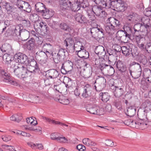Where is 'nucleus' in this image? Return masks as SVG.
Returning <instances> with one entry per match:
<instances>
[{
	"mask_svg": "<svg viewBox=\"0 0 151 151\" xmlns=\"http://www.w3.org/2000/svg\"><path fill=\"white\" fill-rule=\"evenodd\" d=\"M1 73L2 75L4 76V79H3V81L15 86H17L18 85L17 83L11 79L9 74L4 73V71L2 72Z\"/></svg>",
	"mask_w": 151,
	"mask_h": 151,
	"instance_id": "11",
	"label": "nucleus"
},
{
	"mask_svg": "<svg viewBox=\"0 0 151 151\" xmlns=\"http://www.w3.org/2000/svg\"><path fill=\"white\" fill-rule=\"evenodd\" d=\"M59 102L64 105H68L70 103L69 99L65 96H61L58 99Z\"/></svg>",
	"mask_w": 151,
	"mask_h": 151,
	"instance_id": "41",
	"label": "nucleus"
},
{
	"mask_svg": "<svg viewBox=\"0 0 151 151\" xmlns=\"http://www.w3.org/2000/svg\"><path fill=\"white\" fill-rule=\"evenodd\" d=\"M0 49L2 52H6V53L9 54V55L13 54V50L11 46L9 44H4L2 45Z\"/></svg>",
	"mask_w": 151,
	"mask_h": 151,
	"instance_id": "16",
	"label": "nucleus"
},
{
	"mask_svg": "<svg viewBox=\"0 0 151 151\" xmlns=\"http://www.w3.org/2000/svg\"><path fill=\"white\" fill-rule=\"evenodd\" d=\"M95 52L97 54L102 56H104L106 53L104 47L101 45L97 46L95 49Z\"/></svg>",
	"mask_w": 151,
	"mask_h": 151,
	"instance_id": "21",
	"label": "nucleus"
},
{
	"mask_svg": "<svg viewBox=\"0 0 151 151\" xmlns=\"http://www.w3.org/2000/svg\"><path fill=\"white\" fill-rule=\"evenodd\" d=\"M48 75L51 78H55L59 75L58 72L55 69H51L48 71Z\"/></svg>",
	"mask_w": 151,
	"mask_h": 151,
	"instance_id": "28",
	"label": "nucleus"
},
{
	"mask_svg": "<svg viewBox=\"0 0 151 151\" xmlns=\"http://www.w3.org/2000/svg\"><path fill=\"white\" fill-rule=\"evenodd\" d=\"M59 26L62 29L65 31L68 30L70 32L71 30V28L68 27V25L64 23L60 24Z\"/></svg>",
	"mask_w": 151,
	"mask_h": 151,
	"instance_id": "48",
	"label": "nucleus"
},
{
	"mask_svg": "<svg viewBox=\"0 0 151 151\" xmlns=\"http://www.w3.org/2000/svg\"><path fill=\"white\" fill-rule=\"evenodd\" d=\"M100 95L102 101L104 102H106L109 99L110 96L108 93H101Z\"/></svg>",
	"mask_w": 151,
	"mask_h": 151,
	"instance_id": "37",
	"label": "nucleus"
},
{
	"mask_svg": "<svg viewBox=\"0 0 151 151\" xmlns=\"http://www.w3.org/2000/svg\"><path fill=\"white\" fill-rule=\"evenodd\" d=\"M119 51L120 50H119V49L118 50H117L116 49H114L113 50H108L107 52L109 55V59L112 57H116V52Z\"/></svg>",
	"mask_w": 151,
	"mask_h": 151,
	"instance_id": "38",
	"label": "nucleus"
},
{
	"mask_svg": "<svg viewBox=\"0 0 151 151\" xmlns=\"http://www.w3.org/2000/svg\"><path fill=\"white\" fill-rule=\"evenodd\" d=\"M17 63L14 60H12V61H11L10 63H9L8 64V67L10 68V71L11 72V70H12V69H14V68H16L18 66L17 65Z\"/></svg>",
	"mask_w": 151,
	"mask_h": 151,
	"instance_id": "43",
	"label": "nucleus"
},
{
	"mask_svg": "<svg viewBox=\"0 0 151 151\" xmlns=\"http://www.w3.org/2000/svg\"><path fill=\"white\" fill-rule=\"evenodd\" d=\"M127 122H129V124L130 125H132V126H135V125H136L137 124L139 125V126H140V127H144L143 126H141L140 125V124H137V123L138 122H136L135 121H132L131 120H127Z\"/></svg>",
	"mask_w": 151,
	"mask_h": 151,
	"instance_id": "60",
	"label": "nucleus"
},
{
	"mask_svg": "<svg viewBox=\"0 0 151 151\" xmlns=\"http://www.w3.org/2000/svg\"><path fill=\"white\" fill-rule=\"evenodd\" d=\"M77 1L79 3L80 7H82L83 8H85L89 5L86 0H77Z\"/></svg>",
	"mask_w": 151,
	"mask_h": 151,
	"instance_id": "44",
	"label": "nucleus"
},
{
	"mask_svg": "<svg viewBox=\"0 0 151 151\" xmlns=\"http://www.w3.org/2000/svg\"><path fill=\"white\" fill-rule=\"evenodd\" d=\"M135 39L138 44L143 42V41H145V37L143 35H136Z\"/></svg>",
	"mask_w": 151,
	"mask_h": 151,
	"instance_id": "42",
	"label": "nucleus"
},
{
	"mask_svg": "<svg viewBox=\"0 0 151 151\" xmlns=\"http://www.w3.org/2000/svg\"><path fill=\"white\" fill-rule=\"evenodd\" d=\"M90 32L92 36L94 38H101V36L99 35V28L93 27L90 29Z\"/></svg>",
	"mask_w": 151,
	"mask_h": 151,
	"instance_id": "25",
	"label": "nucleus"
},
{
	"mask_svg": "<svg viewBox=\"0 0 151 151\" xmlns=\"http://www.w3.org/2000/svg\"><path fill=\"white\" fill-rule=\"evenodd\" d=\"M123 91V90L122 88L116 87L114 91V95L116 97H119L122 95Z\"/></svg>",
	"mask_w": 151,
	"mask_h": 151,
	"instance_id": "32",
	"label": "nucleus"
},
{
	"mask_svg": "<svg viewBox=\"0 0 151 151\" xmlns=\"http://www.w3.org/2000/svg\"><path fill=\"white\" fill-rule=\"evenodd\" d=\"M77 149L80 151H84L86 150V147L82 144H79L76 147Z\"/></svg>",
	"mask_w": 151,
	"mask_h": 151,
	"instance_id": "59",
	"label": "nucleus"
},
{
	"mask_svg": "<svg viewBox=\"0 0 151 151\" xmlns=\"http://www.w3.org/2000/svg\"><path fill=\"white\" fill-rule=\"evenodd\" d=\"M74 51L75 50L77 53L80 51V50H81L84 48L82 45V43L80 41L76 42L74 43Z\"/></svg>",
	"mask_w": 151,
	"mask_h": 151,
	"instance_id": "29",
	"label": "nucleus"
},
{
	"mask_svg": "<svg viewBox=\"0 0 151 151\" xmlns=\"http://www.w3.org/2000/svg\"><path fill=\"white\" fill-rule=\"evenodd\" d=\"M37 55H38L41 58H45L46 57H47L48 55V54L46 52H45L43 51H41L37 52L36 53Z\"/></svg>",
	"mask_w": 151,
	"mask_h": 151,
	"instance_id": "54",
	"label": "nucleus"
},
{
	"mask_svg": "<svg viewBox=\"0 0 151 151\" xmlns=\"http://www.w3.org/2000/svg\"><path fill=\"white\" fill-rule=\"evenodd\" d=\"M119 50H122V53L125 56H128L131 54L133 56H134L133 53L132 52V49L129 46H123L121 47L119 46H118Z\"/></svg>",
	"mask_w": 151,
	"mask_h": 151,
	"instance_id": "13",
	"label": "nucleus"
},
{
	"mask_svg": "<svg viewBox=\"0 0 151 151\" xmlns=\"http://www.w3.org/2000/svg\"><path fill=\"white\" fill-rule=\"evenodd\" d=\"M30 35V33L29 31L25 29H23L22 31L20 37L22 41L27 40L29 38Z\"/></svg>",
	"mask_w": 151,
	"mask_h": 151,
	"instance_id": "23",
	"label": "nucleus"
},
{
	"mask_svg": "<svg viewBox=\"0 0 151 151\" xmlns=\"http://www.w3.org/2000/svg\"><path fill=\"white\" fill-rule=\"evenodd\" d=\"M116 67L118 70L121 72H124L126 70V67L123 63L119 60L116 63Z\"/></svg>",
	"mask_w": 151,
	"mask_h": 151,
	"instance_id": "22",
	"label": "nucleus"
},
{
	"mask_svg": "<svg viewBox=\"0 0 151 151\" xmlns=\"http://www.w3.org/2000/svg\"><path fill=\"white\" fill-rule=\"evenodd\" d=\"M23 30L19 25L17 26L14 30V35L16 36L18 38H19Z\"/></svg>",
	"mask_w": 151,
	"mask_h": 151,
	"instance_id": "27",
	"label": "nucleus"
},
{
	"mask_svg": "<svg viewBox=\"0 0 151 151\" xmlns=\"http://www.w3.org/2000/svg\"><path fill=\"white\" fill-rule=\"evenodd\" d=\"M114 104L118 109L121 110L122 109L121 105L120 102L115 101L114 102Z\"/></svg>",
	"mask_w": 151,
	"mask_h": 151,
	"instance_id": "64",
	"label": "nucleus"
},
{
	"mask_svg": "<svg viewBox=\"0 0 151 151\" xmlns=\"http://www.w3.org/2000/svg\"><path fill=\"white\" fill-rule=\"evenodd\" d=\"M18 7L20 9H23L26 8V6H28L29 4L28 3L22 0H18L17 4Z\"/></svg>",
	"mask_w": 151,
	"mask_h": 151,
	"instance_id": "33",
	"label": "nucleus"
},
{
	"mask_svg": "<svg viewBox=\"0 0 151 151\" xmlns=\"http://www.w3.org/2000/svg\"><path fill=\"white\" fill-rule=\"evenodd\" d=\"M128 30L125 31L121 40V41L124 43H127L129 40L131 39V29L130 28H128Z\"/></svg>",
	"mask_w": 151,
	"mask_h": 151,
	"instance_id": "18",
	"label": "nucleus"
},
{
	"mask_svg": "<svg viewBox=\"0 0 151 151\" xmlns=\"http://www.w3.org/2000/svg\"><path fill=\"white\" fill-rule=\"evenodd\" d=\"M35 6L36 10L41 14L45 19H49L53 15V12L46 8L45 5L42 3L38 2L37 3Z\"/></svg>",
	"mask_w": 151,
	"mask_h": 151,
	"instance_id": "2",
	"label": "nucleus"
},
{
	"mask_svg": "<svg viewBox=\"0 0 151 151\" xmlns=\"http://www.w3.org/2000/svg\"><path fill=\"white\" fill-rule=\"evenodd\" d=\"M74 41L71 38H66L64 41V44L66 47V49L69 52L72 53L74 52Z\"/></svg>",
	"mask_w": 151,
	"mask_h": 151,
	"instance_id": "8",
	"label": "nucleus"
},
{
	"mask_svg": "<svg viewBox=\"0 0 151 151\" xmlns=\"http://www.w3.org/2000/svg\"><path fill=\"white\" fill-rule=\"evenodd\" d=\"M14 60L17 63H22L26 64L28 62L27 56L21 53L16 54L14 56Z\"/></svg>",
	"mask_w": 151,
	"mask_h": 151,
	"instance_id": "9",
	"label": "nucleus"
},
{
	"mask_svg": "<svg viewBox=\"0 0 151 151\" xmlns=\"http://www.w3.org/2000/svg\"><path fill=\"white\" fill-rule=\"evenodd\" d=\"M74 17L76 21L79 23L83 24L86 23L87 22L86 18L81 13H77Z\"/></svg>",
	"mask_w": 151,
	"mask_h": 151,
	"instance_id": "19",
	"label": "nucleus"
},
{
	"mask_svg": "<svg viewBox=\"0 0 151 151\" xmlns=\"http://www.w3.org/2000/svg\"><path fill=\"white\" fill-rule=\"evenodd\" d=\"M29 65L30 66V67L33 68L32 71L34 70H38L39 69V67L38 64L36 61L34 60H32L28 63ZM32 71V70H31Z\"/></svg>",
	"mask_w": 151,
	"mask_h": 151,
	"instance_id": "34",
	"label": "nucleus"
},
{
	"mask_svg": "<svg viewBox=\"0 0 151 151\" xmlns=\"http://www.w3.org/2000/svg\"><path fill=\"white\" fill-rule=\"evenodd\" d=\"M48 25L54 29H56L58 27L57 23L56 22L50 20L48 22Z\"/></svg>",
	"mask_w": 151,
	"mask_h": 151,
	"instance_id": "49",
	"label": "nucleus"
},
{
	"mask_svg": "<svg viewBox=\"0 0 151 151\" xmlns=\"http://www.w3.org/2000/svg\"><path fill=\"white\" fill-rule=\"evenodd\" d=\"M83 142L84 145L88 146H95L96 145L94 142L88 138L83 139Z\"/></svg>",
	"mask_w": 151,
	"mask_h": 151,
	"instance_id": "30",
	"label": "nucleus"
},
{
	"mask_svg": "<svg viewBox=\"0 0 151 151\" xmlns=\"http://www.w3.org/2000/svg\"><path fill=\"white\" fill-rule=\"evenodd\" d=\"M61 3V6L64 9L70 10L71 5V2L69 0H64Z\"/></svg>",
	"mask_w": 151,
	"mask_h": 151,
	"instance_id": "24",
	"label": "nucleus"
},
{
	"mask_svg": "<svg viewBox=\"0 0 151 151\" xmlns=\"http://www.w3.org/2000/svg\"><path fill=\"white\" fill-rule=\"evenodd\" d=\"M77 54L80 58L85 59L88 58L89 57V52L84 49V47L80 50V51L77 53Z\"/></svg>",
	"mask_w": 151,
	"mask_h": 151,
	"instance_id": "20",
	"label": "nucleus"
},
{
	"mask_svg": "<svg viewBox=\"0 0 151 151\" xmlns=\"http://www.w3.org/2000/svg\"><path fill=\"white\" fill-rule=\"evenodd\" d=\"M30 18L32 22H35L38 20L39 17L37 14H34L31 15Z\"/></svg>",
	"mask_w": 151,
	"mask_h": 151,
	"instance_id": "56",
	"label": "nucleus"
},
{
	"mask_svg": "<svg viewBox=\"0 0 151 151\" xmlns=\"http://www.w3.org/2000/svg\"><path fill=\"white\" fill-rule=\"evenodd\" d=\"M9 55V54L6 53L4 54L3 57V59L4 61H5L6 62V63L8 64L9 63H10L11 61H12L11 59V56L10 55Z\"/></svg>",
	"mask_w": 151,
	"mask_h": 151,
	"instance_id": "46",
	"label": "nucleus"
},
{
	"mask_svg": "<svg viewBox=\"0 0 151 151\" xmlns=\"http://www.w3.org/2000/svg\"><path fill=\"white\" fill-rule=\"evenodd\" d=\"M27 68L25 67L22 66L19 67L17 66L14 69H12L11 70L12 73H14L16 76L21 75L22 76H24V77H27Z\"/></svg>",
	"mask_w": 151,
	"mask_h": 151,
	"instance_id": "6",
	"label": "nucleus"
},
{
	"mask_svg": "<svg viewBox=\"0 0 151 151\" xmlns=\"http://www.w3.org/2000/svg\"><path fill=\"white\" fill-rule=\"evenodd\" d=\"M91 88L88 84L84 87L82 96L84 98H86L90 96L91 93Z\"/></svg>",
	"mask_w": 151,
	"mask_h": 151,
	"instance_id": "14",
	"label": "nucleus"
},
{
	"mask_svg": "<svg viewBox=\"0 0 151 151\" xmlns=\"http://www.w3.org/2000/svg\"><path fill=\"white\" fill-rule=\"evenodd\" d=\"M125 31V30L123 31L122 30H120L117 31L116 33V36L119 38L121 41L122 38L123 36H124L123 35H124V33Z\"/></svg>",
	"mask_w": 151,
	"mask_h": 151,
	"instance_id": "51",
	"label": "nucleus"
},
{
	"mask_svg": "<svg viewBox=\"0 0 151 151\" xmlns=\"http://www.w3.org/2000/svg\"><path fill=\"white\" fill-rule=\"evenodd\" d=\"M66 51L64 49H60L58 53L52 54V56L54 62L58 63L63 60L66 58Z\"/></svg>",
	"mask_w": 151,
	"mask_h": 151,
	"instance_id": "4",
	"label": "nucleus"
},
{
	"mask_svg": "<svg viewBox=\"0 0 151 151\" xmlns=\"http://www.w3.org/2000/svg\"><path fill=\"white\" fill-rule=\"evenodd\" d=\"M35 40L34 39L31 38L30 40H29L27 43V45L28 47L29 46L30 47V49L31 48H33L34 46Z\"/></svg>",
	"mask_w": 151,
	"mask_h": 151,
	"instance_id": "55",
	"label": "nucleus"
},
{
	"mask_svg": "<svg viewBox=\"0 0 151 151\" xmlns=\"http://www.w3.org/2000/svg\"><path fill=\"white\" fill-rule=\"evenodd\" d=\"M121 0H117L116 1H113L111 2V5L115 8L117 10L120 6L121 5Z\"/></svg>",
	"mask_w": 151,
	"mask_h": 151,
	"instance_id": "45",
	"label": "nucleus"
},
{
	"mask_svg": "<svg viewBox=\"0 0 151 151\" xmlns=\"http://www.w3.org/2000/svg\"><path fill=\"white\" fill-rule=\"evenodd\" d=\"M92 9L94 13L98 16L100 15V13L102 12V9L101 7L95 5L93 7Z\"/></svg>",
	"mask_w": 151,
	"mask_h": 151,
	"instance_id": "31",
	"label": "nucleus"
},
{
	"mask_svg": "<svg viewBox=\"0 0 151 151\" xmlns=\"http://www.w3.org/2000/svg\"><path fill=\"white\" fill-rule=\"evenodd\" d=\"M101 69L102 71L109 75H112L114 72V69L111 66L104 64H102Z\"/></svg>",
	"mask_w": 151,
	"mask_h": 151,
	"instance_id": "12",
	"label": "nucleus"
},
{
	"mask_svg": "<svg viewBox=\"0 0 151 151\" xmlns=\"http://www.w3.org/2000/svg\"><path fill=\"white\" fill-rule=\"evenodd\" d=\"M86 110L92 114L101 115L104 113V109L96 105H90L87 108Z\"/></svg>",
	"mask_w": 151,
	"mask_h": 151,
	"instance_id": "5",
	"label": "nucleus"
},
{
	"mask_svg": "<svg viewBox=\"0 0 151 151\" xmlns=\"http://www.w3.org/2000/svg\"><path fill=\"white\" fill-rule=\"evenodd\" d=\"M37 24L39 25V27H37L38 29H40L41 30L43 31L45 33L47 32V27L45 23H44L43 22H41L40 23H38Z\"/></svg>",
	"mask_w": 151,
	"mask_h": 151,
	"instance_id": "39",
	"label": "nucleus"
},
{
	"mask_svg": "<svg viewBox=\"0 0 151 151\" xmlns=\"http://www.w3.org/2000/svg\"><path fill=\"white\" fill-rule=\"evenodd\" d=\"M27 122L28 124L30 123L31 124L35 125L37 124V121H34V119L32 117L27 118L26 119Z\"/></svg>",
	"mask_w": 151,
	"mask_h": 151,
	"instance_id": "52",
	"label": "nucleus"
},
{
	"mask_svg": "<svg viewBox=\"0 0 151 151\" xmlns=\"http://www.w3.org/2000/svg\"><path fill=\"white\" fill-rule=\"evenodd\" d=\"M145 50L148 53H151V42L147 43L145 45Z\"/></svg>",
	"mask_w": 151,
	"mask_h": 151,
	"instance_id": "57",
	"label": "nucleus"
},
{
	"mask_svg": "<svg viewBox=\"0 0 151 151\" xmlns=\"http://www.w3.org/2000/svg\"><path fill=\"white\" fill-rule=\"evenodd\" d=\"M17 116L16 114L13 115L10 117V119L11 120L19 122L20 121V120L19 119H17Z\"/></svg>",
	"mask_w": 151,
	"mask_h": 151,
	"instance_id": "63",
	"label": "nucleus"
},
{
	"mask_svg": "<svg viewBox=\"0 0 151 151\" xmlns=\"http://www.w3.org/2000/svg\"><path fill=\"white\" fill-rule=\"evenodd\" d=\"M73 64L70 61L68 60L63 63L61 71L63 74H66L73 69Z\"/></svg>",
	"mask_w": 151,
	"mask_h": 151,
	"instance_id": "7",
	"label": "nucleus"
},
{
	"mask_svg": "<svg viewBox=\"0 0 151 151\" xmlns=\"http://www.w3.org/2000/svg\"><path fill=\"white\" fill-rule=\"evenodd\" d=\"M22 24L24 26L29 27L30 26V22L28 20L24 19L22 21Z\"/></svg>",
	"mask_w": 151,
	"mask_h": 151,
	"instance_id": "58",
	"label": "nucleus"
},
{
	"mask_svg": "<svg viewBox=\"0 0 151 151\" xmlns=\"http://www.w3.org/2000/svg\"><path fill=\"white\" fill-rule=\"evenodd\" d=\"M42 49L45 51L47 53L49 54H52L53 50V46L50 44L48 43H45L42 44Z\"/></svg>",
	"mask_w": 151,
	"mask_h": 151,
	"instance_id": "17",
	"label": "nucleus"
},
{
	"mask_svg": "<svg viewBox=\"0 0 151 151\" xmlns=\"http://www.w3.org/2000/svg\"><path fill=\"white\" fill-rule=\"evenodd\" d=\"M137 70L136 73L137 74L136 77L134 78H137L140 77L141 74L142 72V67L140 65L137 66Z\"/></svg>",
	"mask_w": 151,
	"mask_h": 151,
	"instance_id": "53",
	"label": "nucleus"
},
{
	"mask_svg": "<svg viewBox=\"0 0 151 151\" xmlns=\"http://www.w3.org/2000/svg\"><path fill=\"white\" fill-rule=\"evenodd\" d=\"M138 116L139 119L141 120L137 123V124H140L141 126L144 127L147 125V114L145 111L140 113H138Z\"/></svg>",
	"mask_w": 151,
	"mask_h": 151,
	"instance_id": "10",
	"label": "nucleus"
},
{
	"mask_svg": "<svg viewBox=\"0 0 151 151\" xmlns=\"http://www.w3.org/2000/svg\"><path fill=\"white\" fill-rule=\"evenodd\" d=\"M92 60L93 63H94L95 65L100 66L101 67L102 64L101 63V59L97 56H93L92 58Z\"/></svg>",
	"mask_w": 151,
	"mask_h": 151,
	"instance_id": "40",
	"label": "nucleus"
},
{
	"mask_svg": "<svg viewBox=\"0 0 151 151\" xmlns=\"http://www.w3.org/2000/svg\"><path fill=\"white\" fill-rule=\"evenodd\" d=\"M86 67L84 68L83 71V76L85 78H88L90 77L92 74V68L91 67L89 66L86 63L85 65Z\"/></svg>",
	"mask_w": 151,
	"mask_h": 151,
	"instance_id": "15",
	"label": "nucleus"
},
{
	"mask_svg": "<svg viewBox=\"0 0 151 151\" xmlns=\"http://www.w3.org/2000/svg\"><path fill=\"white\" fill-rule=\"evenodd\" d=\"M136 109L134 106H131L128 107L127 110V115L130 117H132L136 113Z\"/></svg>",
	"mask_w": 151,
	"mask_h": 151,
	"instance_id": "26",
	"label": "nucleus"
},
{
	"mask_svg": "<svg viewBox=\"0 0 151 151\" xmlns=\"http://www.w3.org/2000/svg\"><path fill=\"white\" fill-rule=\"evenodd\" d=\"M105 144L107 146L112 147L114 146V142L111 140L108 139L106 140Z\"/></svg>",
	"mask_w": 151,
	"mask_h": 151,
	"instance_id": "61",
	"label": "nucleus"
},
{
	"mask_svg": "<svg viewBox=\"0 0 151 151\" xmlns=\"http://www.w3.org/2000/svg\"><path fill=\"white\" fill-rule=\"evenodd\" d=\"M57 141L59 142L63 143H67L68 142V139L63 136L58 137L57 139Z\"/></svg>",
	"mask_w": 151,
	"mask_h": 151,
	"instance_id": "50",
	"label": "nucleus"
},
{
	"mask_svg": "<svg viewBox=\"0 0 151 151\" xmlns=\"http://www.w3.org/2000/svg\"><path fill=\"white\" fill-rule=\"evenodd\" d=\"M121 24L119 21L113 17L108 18L105 26V29L108 33H114L120 27Z\"/></svg>",
	"mask_w": 151,
	"mask_h": 151,
	"instance_id": "1",
	"label": "nucleus"
},
{
	"mask_svg": "<svg viewBox=\"0 0 151 151\" xmlns=\"http://www.w3.org/2000/svg\"><path fill=\"white\" fill-rule=\"evenodd\" d=\"M12 137L8 135H6L2 138L4 141L7 142L10 140L12 139Z\"/></svg>",
	"mask_w": 151,
	"mask_h": 151,
	"instance_id": "62",
	"label": "nucleus"
},
{
	"mask_svg": "<svg viewBox=\"0 0 151 151\" xmlns=\"http://www.w3.org/2000/svg\"><path fill=\"white\" fill-rule=\"evenodd\" d=\"M142 25L143 26V28H145V30L147 31V32L148 31V30L149 29L151 28V25L150 22V20L148 19L145 20L144 21H143V24Z\"/></svg>",
	"mask_w": 151,
	"mask_h": 151,
	"instance_id": "35",
	"label": "nucleus"
},
{
	"mask_svg": "<svg viewBox=\"0 0 151 151\" xmlns=\"http://www.w3.org/2000/svg\"><path fill=\"white\" fill-rule=\"evenodd\" d=\"M94 88L96 91H101L104 88L106 85V81L104 77L96 79L94 83Z\"/></svg>",
	"mask_w": 151,
	"mask_h": 151,
	"instance_id": "3",
	"label": "nucleus"
},
{
	"mask_svg": "<svg viewBox=\"0 0 151 151\" xmlns=\"http://www.w3.org/2000/svg\"><path fill=\"white\" fill-rule=\"evenodd\" d=\"M80 8L79 3L77 1L76 3L71 4L70 10L74 12L80 10Z\"/></svg>",
	"mask_w": 151,
	"mask_h": 151,
	"instance_id": "36",
	"label": "nucleus"
},
{
	"mask_svg": "<svg viewBox=\"0 0 151 151\" xmlns=\"http://www.w3.org/2000/svg\"><path fill=\"white\" fill-rule=\"evenodd\" d=\"M142 28H143V26L142 24L138 23L135 24L134 26V29L135 32H136L143 31V30H141Z\"/></svg>",
	"mask_w": 151,
	"mask_h": 151,
	"instance_id": "47",
	"label": "nucleus"
}]
</instances>
